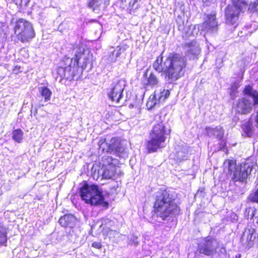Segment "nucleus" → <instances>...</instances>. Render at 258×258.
I'll list each match as a JSON object with an SVG mask.
<instances>
[{
    "mask_svg": "<svg viewBox=\"0 0 258 258\" xmlns=\"http://www.w3.org/2000/svg\"><path fill=\"white\" fill-rule=\"evenodd\" d=\"M155 213L162 221H169L179 214L180 209L175 203L174 197L168 189L161 188L155 194Z\"/></svg>",
    "mask_w": 258,
    "mask_h": 258,
    "instance_id": "1",
    "label": "nucleus"
},
{
    "mask_svg": "<svg viewBox=\"0 0 258 258\" xmlns=\"http://www.w3.org/2000/svg\"><path fill=\"white\" fill-rule=\"evenodd\" d=\"M92 54H88L87 58L84 59L85 61L82 68H80L79 66L80 55H76L75 58H64L57 69V74L61 79H64L69 81H72L75 78H78L79 73L82 71L83 69L92 68Z\"/></svg>",
    "mask_w": 258,
    "mask_h": 258,
    "instance_id": "2",
    "label": "nucleus"
},
{
    "mask_svg": "<svg viewBox=\"0 0 258 258\" xmlns=\"http://www.w3.org/2000/svg\"><path fill=\"white\" fill-rule=\"evenodd\" d=\"M165 64L168 66L167 81L172 83L183 75L184 69L186 66V59L180 54H174L166 58Z\"/></svg>",
    "mask_w": 258,
    "mask_h": 258,
    "instance_id": "3",
    "label": "nucleus"
},
{
    "mask_svg": "<svg viewBox=\"0 0 258 258\" xmlns=\"http://www.w3.org/2000/svg\"><path fill=\"white\" fill-rule=\"evenodd\" d=\"M80 194L82 199L91 205H107L102 190L95 184L89 185L85 183L80 188Z\"/></svg>",
    "mask_w": 258,
    "mask_h": 258,
    "instance_id": "4",
    "label": "nucleus"
},
{
    "mask_svg": "<svg viewBox=\"0 0 258 258\" xmlns=\"http://www.w3.org/2000/svg\"><path fill=\"white\" fill-rule=\"evenodd\" d=\"M170 133V130L166 131L162 122L154 125L150 135V140L147 144V149L149 151L154 152L162 147V144L166 140L165 135H169Z\"/></svg>",
    "mask_w": 258,
    "mask_h": 258,
    "instance_id": "5",
    "label": "nucleus"
},
{
    "mask_svg": "<svg viewBox=\"0 0 258 258\" xmlns=\"http://www.w3.org/2000/svg\"><path fill=\"white\" fill-rule=\"evenodd\" d=\"M197 251L200 253L208 256H213L216 254L219 256L226 253L225 248L220 246L219 242L215 238L208 236L198 244Z\"/></svg>",
    "mask_w": 258,
    "mask_h": 258,
    "instance_id": "6",
    "label": "nucleus"
},
{
    "mask_svg": "<svg viewBox=\"0 0 258 258\" xmlns=\"http://www.w3.org/2000/svg\"><path fill=\"white\" fill-rule=\"evenodd\" d=\"M231 4L228 5L225 10L226 22L230 25L236 23L240 12H244L247 7V4L244 0H232Z\"/></svg>",
    "mask_w": 258,
    "mask_h": 258,
    "instance_id": "7",
    "label": "nucleus"
},
{
    "mask_svg": "<svg viewBox=\"0 0 258 258\" xmlns=\"http://www.w3.org/2000/svg\"><path fill=\"white\" fill-rule=\"evenodd\" d=\"M14 31L18 39L22 43L29 42L35 36L32 24L23 19L17 21Z\"/></svg>",
    "mask_w": 258,
    "mask_h": 258,
    "instance_id": "8",
    "label": "nucleus"
},
{
    "mask_svg": "<svg viewBox=\"0 0 258 258\" xmlns=\"http://www.w3.org/2000/svg\"><path fill=\"white\" fill-rule=\"evenodd\" d=\"M100 150L110 154L113 153L119 158H125L127 157V153L124 148L122 146L119 141L115 138H112L108 144L106 142L105 139H101L98 143Z\"/></svg>",
    "mask_w": 258,
    "mask_h": 258,
    "instance_id": "9",
    "label": "nucleus"
},
{
    "mask_svg": "<svg viewBox=\"0 0 258 258\" xmlns=\"http://www.w3.org/2000/svg\"><path fill=\"white\" fill-rule=\"evenodd\" d=\"M125 82L123 80H119L114 82L112 84V88L108 93L109 98L116 103L119 102L122 97V92L125 86Z\"/></svg>",
    "mask_w": 258,
    "mask_h": 258,
    "instance_id": "10",
    "label": "nucleus"
},
{
    "mask_svg": "<svg viewBox=\"0 0 258 258\" xmlns=\"http://www.w3.org/2000/svg\"><path fill=\"white\" fill-rule=\"evenodd\" d=\"M252 171V167L247 163L241 165L238 168H236L233 173L232 180L234 182L239 181L246 183L248 176Z\"/></svg>",
    "mask_w": 258,
    "mask_h": 258,
    "instance_id": "11",
    "label": "nucleus"
},
{
    "mask_svg": "<svg viewBox=\"0 0 258 258\" xmlns=\"http://www.w3.org/2000/svg\"><path fill=\"white\" fill-rule=\"evenodd\" d=\"M218 22L216 18V14L208 15L207 19L202 25L203 29L211 32H215L218 29Z\"/></svg>",
    "mask_w": 258,
    "mask_h": 258,
    "instance_id": "12",
    "label": "nucleus"
},
{
    "mask_svg": "<svg viewBox=\"0 0 258 258\" xmlns=\"http://www.w3.org/2000/svg\"><path fill=\"white\" fill-rule=\"evenodd\" d=\"M256 233L255 229L247 228L245 229L241 237V241L250 247L253 245V241L256 239Z\"/></svg>",
    "mask_w": 258,
    "mask_h": 258,
    "instance_id": "13",
    "label": "nucleus"
},
{
    "mask_svg": "<svg viewBox=\"0 0 258 258\" xmlns=\"http://www.w3.org/2000/svg\"><path fill=\"white\" fill-rule=\"evenodd\" d=\"M183 48L186 54L190 57L198 55L201 51L199 44L195 41L185 43Z\"/></svg>",
    "mask_w": 258,
    "mask_h": 258,
    "instance_id": "14",
    "label": "nucleus"
},
{
    "mask_svg": "<svg viewBox=\"0 0 258 258\" xmlns=\"http://www.w3.org/2000/svg\"><path fill=\"white\" fill-rule=\"evenodd\" d=\"M188 147L186 146H178L173 153V159L178 162L186 160L188 158Z\"/></svg>",
    "mask_w": 258,
    "mask_h": 258,
    "instance_id": "15",
    "label": "nucleus"
},
{
    "mask_svg": "<svg viewBox=\"0 0 258 258\" xmlns=\"http://www.w3.org/2000/svg\"><path fill=\"white\" fill-rule=\"evenodd\" d=\"M166 63V59L163 61V57L159 56L157 57L153 63V67L158 73H163L165 74V79L167 81V71L168 66L165 64Z\"/></svg>",
    "mask_w": 258,
    "mask_h": 258,
    "instance_id": "16",
    "label": "nucleus"
},
{
    "mask_svg": "<svg viewBox=\"0 0 258 258\" xmlns=\"http://www.w3.org/2000/svg\"><path fill=\"white\" fill-rule=\"evenodd\" d=\"M148 70H147L144 74V78L145 79L144 82L145 86H150L151 87H157L159 81L157 76L153 73H151L149 75H148Z\"/></svg>",
    "mask_w": 258,
    "mask_h": 258,
    "instance_id": "17",
    "label": "nucleus"
},
{
    "mask_svg": "<svg viewBox=\"0 0 258 258\" xmlns=\"http://www.w3.org/2000/svg\"><path fill=\"white\" fill-rule=\"evenodd\" d=\"M76 219L72 215H65L59 220V224L64 227L73 228L76 223Z\"/></svg>",
    "mask_w": 258,
    "mask_h": 258,
    "instance_id": "18",
    "label": "nucleus"
},
{
    "mask_svg": "<svg viewBox=\"0 0 258 258\" xmlns=\"http://www.w3.org/2000/svg\"><path fill=\"white\" fill-rule=\"evenodd\" d=\"M115 167L111 166H101L99 169L98 173L104 179H111L114 175Z\"/></svg>",
    "mask_w": 258,
    "mask_h": 258,
    "instance_id": "19",
    "label": "nucleus"
},
{
    "mask_svg": "<svg viewBox=\"0 0 258 258\" xmlns=\"http://www.w3.org/2000/svg\"><path fill=\"white\" fill-rule=\"evenodd\" d=\"M207 133L209 137H216L219 140L223 138L224 131L222 127L217 126L215 128L207 127Z\"/></svg>",
    "mask_w": 258,
    "mask_h": 258,
    "instance_id": "20",
    "label": "nucleus"
},
{
    "mask_svg": "<svg viewBox=\"0 0 258 258\" xmlns=\"http://www.w3.org/2000/svg\"><path fill=\"white\" fill-rule=\"evenodd\" d=\"M118 160L113 158L112 156L108 154L104 155L102 158L101 166H115L118 164Z\"/></svg>",
    "mask_w": 258,
    "mask_h": 258,
    "instance_id": "21",
    "label": "nucleus"
},
{
    "mask_svg": "<svg viewBox=\"0 0 258 258\" xmlns=\"http://www.w3.org/2000/svg\"><path fill=\"white\" fill-rule=\"evenodd\" d=\"M124 49L118 46L116 48H111L109 51L108 60L110 62H115L117 58L124 51Z\"/></svg>",
    "mask_w": 258,
    "mask_h": 258,
    "instance_id": "22",
    "label": "nucleus"
},
{
    "mask_svg": "<svg viewBox=\"0 0 258 258\" xmlns=\"http://www.w3.org/2000/svg\"><path fill=\"white\" fill-rule=\"evenodd\" d=\"M242 128L244 133L247 137H251L255 131L254 126L251 120L244 122L242 125Z\"/></svg>",
    "mask_w": 258,
    "mask_h": 258,
    "instance_id": "23",
    "label": "nucleus"
},
{
    "mask_svg": "<svg viewBox=\"0 0 258 258\" xmlns=\"http://www.w3.org/2000/svg\"><path fill=\"white\" fill-rule=\"evenodd\" d=\"M170 95V91L169 90H160L159 91H155L154 94L153 95V97L155 98L158 100L159 103L164 101Z\"/></svg>",
    "mask_w": 258,
    "mask_h": 258,
    "instance_id": "24",
    "label": "nucleus"
},
{
    "mask_svg": "<svg viewBox=\"0 0 258 258\" xmlns=\"http://www.w3.org/2000/svg\"><path fill=\"white\" fill-rule=\"evenodd\" d=\"M101 224L100 228L104 232L108 233V231H110V227L113 226L114 222L113 221L108 218H103L100 220Z\"/></svg>",
    "mask_w": 258,
    "mask_h": 258,
    "instance_id": "25",
    "label": "nucleus"
},
{
    "mask_svg": "<svg viewBox=\"0 0 258 258\" xmlns=\"http://www.w3.org/2000/svg\"><path fill=\"white\" fill-rule=\"evenodd\" d=\"M196 27L192 26H186L185 25V27L181 30L180 31L182 33V37L185 39H187L189 37H195V32L194 31H196Z\"/></svg>",
    "mask_w": 258,
    "mask_h": 258,
    "instance_id": "26",
    "label": "nucleus"
},
{
    "mask_svg": "<svg viewBox=\"0 0 258 258\" xmlns=\"http://www.w3.org/2000/svg\"><path fill=\"white\" fill-rule=\"evenodd\" d=\"M39 92L42 98H44L45 102L50 100L52 95V92L49 89L45 86L40 87L38 88Z\"/></svg>",
    "mask_w": 258,
    "mask_h": 258,
    "instance_id": "27",
    "label": "nucleus"
},
{
    "mask_svg": "<svg viewBox=\"0 0 258 258\" xmlns=\"http://www.w3.org/2000/svg\"><path fill=\"white\" fill-rule=\"evenodd\" d=\"M244 93L253 98L254 104H258V92L253 90L250 85L245 86L244 89Z\"/></svg>",
    "mask_w": 258,
    "mask_h": 258,
    "instance_id": "28",
    "label": "nucleus"
},
{
    "mask_svg": "<svg viewBox=\"0 0 258 258\" xmlns=\"http://www.w3.org/2000/svg\"><path fill=\"white\" fill-rule=\"evenodd\" d=\"M238 107L242 109L241 113H245V111L249 112L251 107V103L248 100L243 98L239 102Z\"/></svg>",
    "mask_w": 258,
    "mask_h": 258,
    "instance_id": "29",
    "label": "nucleus"
},
{
    "mask_svg": "<svg viewBox=\"0 0 258 258\" xmlns=\"http://www.w3.org/2000/svg\"><path fill=\"white\" fill-rule=\"evenodd\" d=\"M7 229L0 224V246L6 245L7 242Z\"/></svg>",
    "mask_w": 258,
    "mask_h": 258,
    "instance_id": "30",
    "label": "nucleus"
},
{
    "mask_svg": "<svg viewBox=\"0 0 258 258\" xmlns=\"http://www.w3.org/2000/svg\"><path fill=\"white\" fill-rule=\"evenodd\" d=\"M102 4V0H90L88 3V7L92 9L94 12L98 13Z\"/></svg>",
    "mask_w": 258,
    "mask_h": 258,
    "instance_id": "31",
    "label": "nucleus"
},
{
    "mask_svg": "<svg viewBox=\"0 0 258 258\" xmlns=\"http://www.w3.org/2000/svg\"><path fill=\"white\" fill-rule=\"evenodd\" d=\"M23 132L21 129H17L12 133V138L18 143H21L23 139Z\"/></svg>",
    "mask_w": 258,
    "mask_h": 258,
    "instance_id": "32",
    "label": "nucleus"
},
{
    "mask_svg": "<svg viewBox=\"0 0 258 258\" xmlns=\"http://www.w3.org/2000/svg\"><path fill=\"white\" fill-rule=\"evenodd\" d=\"M158 100L155 98L153 97V95H151L147 102V107L148 109H151L154 107H155L157 103Z\"/></svg>",
    "mask_w": 258,
    "mask_h": 258,
    "instance_id": "33",
    "label": "nucleus"
},
{
    "mask_svg": "<svg viewBox=\"0 0 258 258\" xmlns=\"http://www.w3.org/2000/svg\"><path fill=\"white\" fill-rule=\"evenodd\" d=\"M176 23L178 25V29L179 31L182 30L185 26H184V22L182 17L178 16L176 19Z\"/></svg>",
    "mask_w": 258,
    "mask_h": 258,
    "instance_id": "34",
    "label": "nucleus"
},
{
    "mask_svg": "<svg viewBox=\"0 0 258 258\" xmlns=\"http://www.w3.org/2000/svg\"><path fill=\"white\" fill-rule=\"evenodd\" d=\"M254 211L255 210L252 208L248 207L246 208L244 212L245 216L247 219H252L254 216Z\"/></svg>",
    "mask_w": 258,
    "mask_h": 258,
    "instance_id": "35",
    "label": "nucleus"
},
{
    "mask_svg": "<svg viewBox=\"0 0 258 258\" xmlns=\"http://www.w3.org/2000/svg\"><path fill=\"white\" fill-rule=\"evenodd\" d=\"M248 11L251 13H255L258 14V0H256L249 6Z\"/></svg>",
    "mask_w": 258,
    "mask_h": 258,
    "instance_id": "36",
    "label": "nucleus"
},
{
    "mask_svg": "<svg viewBox=\"0 0 258 258\" xmlns=\"http://www.w3.org/2000/svg\"><path fill=\"white\" fill-rule=\"evenodd\" d=\"M248 199L252 202L258 203V187L250 194Z\"/></svg>",
    "mask_w": 258,
    "mask_h": 258,
    "instance_id": "37",
    "label": "nucleus"
},
{
    "mask_svg": "<svg viewBox=\"0 0 258 258\" xmlns=\"http://www.w3.org/2000/svg\"><path fill=\"white\" fill-rule=\"evenodd\" d=\"M92 246L97 249H100L102 247V244L99 242H94Z\"/></svg>",
    "mask_w": 258,
    "mask_h": 258,
    "instance_id": "38",
    "label": "nucleus"
},
{
    "mask_svg": "<svg viewBox=\"0 0 258 258\" xmlns=\"http://www.w3.org/2000/svg\"><path fill=\"white\" fill-rule=\"evenodd\" d=\"M235 165L232 161H228V167L229 171H231L232 168H235Z\"/></svg>",
    "mask_w": 258,
    "mask_h": 258,
    "instance_id": "39",
    "label": "nucleus"
},
{
    "mask_svg": "<svg viewBox=\"0 0 258 258\" xmlns=\"http://www.w3.org/2000/svg\"><path fill=\"white\" fill-rule=\"evenodd\" d=\"M204 190V189L203 188L199 189L197 192L196 193V196L198 197L199 196H202Z\"/></svg>",
    "mask_w": 258,
    "mask_h": 258,
    "instance_id": "40",
    "label": "nucleus"
},
{
    "mask_svg": "<svg viewBox=\"0 0 258 258\" xmlns=\"http://www.w3.org/2000/svg\"><path fill=\"white\" fill-rule=\"evenodd\" d=\"M255 122H256V126L258 127V114H256V116L254 117Z\"/></svg>",
    "mask_w": 258,
    "mask_h": 258,
    "instance_id": "41",
    "label": "nucleus"
},
{
    "mask_svg": "<svg viewBox=\"0 0 258 258\" xmlns=\"http://www.w3.org/2000/svg\"><path fill=\"white\" fill-rule=\"evenodd\" d=\"M154 118H155V119H160V118H161L160 114H156L155 115Z\"/></svg>",
    "mask_w": 258,
    "mask_h": 258,
    "instance_id": "42",
    "label": "nucleus"
},
{
    "mask_svg": "<svg viewBox=\"0 0 258 258\" xmlns=\"http://www.w3.org/2000/svg\"><path fill=\"white\" fill-rule=\"evenodd\" d=\"M256 235H257V240H258V234H257V233H256Z\"/></svg>",
    "mask_w": 258,
    "mask_h": 258,
    "instance_id": "43",
    "label": "nucleus"
},
{
    "mask_svg": "<svg viewBox=\"0 0 258 258\" xmlns=\"http://www.w3.org/2000/svg\"><path fill=\"white\" fill-rule=\"evenodd\" d=\"M161 258H166V257H161Z\"/></svg>",
    "mask_w": 258,
    "mask_h": 258,
    "instance_id": "44",
    "label": "nucleus"
}]
</instances>
